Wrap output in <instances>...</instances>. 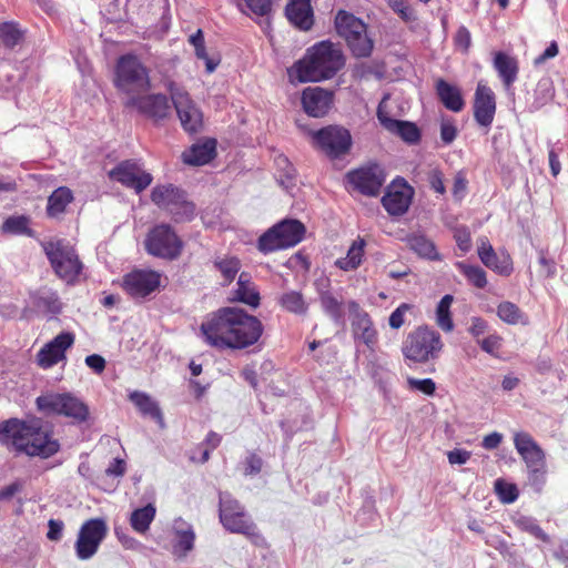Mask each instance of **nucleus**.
Instances as JSON below:
<instances>
[{
    "instance_id": "1",
    "label": "nucleus",
    "mask_w": 568,
    "mask_h": 568,
    "mask_svg": "<svg viewBox=\"0 0 568 568\" xmlns=\"http://www.w3.org/2000/svg\"><path fill=\"white\" fill-rule=\"evenodd\" d=\"M264 331L262 322L239 307H223L201 324L205 343L217 349H244L258 342Z\"/></svg>"
},
{
    "instance_id": "2",
    "label": "nucleus",
    "mask_w": 568,
    "mask_h": 568,
    "mask_svg": "<svg viewBox=\"0 0 568 568\" xmlns=\"http://www.w3.org/2000/svg\"><path fill=\"white\" fill-rule=\"evenodd\" d=\"M0 443L28 456L49 458L60 445L52 438L50 427L39 418H12L0 424Z\"/></svg>"
},
{
    "instance_id": "3",
    "label": "nucleus",
    "mask_w": 568,
    "mask_h": 568,
    "mask_svg": "<svg viewBox=\"0 0 568 568\" xmlns=\"http://www.w3.org/2000/svg\"><path fill=\"white\" fill-rule=\"evenodd\" d=\"M345 61L339 44L329 40L320 41L306 49L303 58L288 70V75L300 83L321 82L335 77L344 68Z\"/></svg>"
},
{
    "instance_id": "4",
    "label": "nucleus",
    "mask_w": 568,
    "mask_h": 568,
    "mask_svg": "<svg viewBox=\"0 0 568 568\" xmlns=\"http://www.w3.org/2000/svg\"><path fill=\"white\" fill-rule=\"evenodd\" d=\"M219 517L220 523L227 531L244 535L257 546L265 544L263 536L244 507L227 493H220Z\"/></svg>"
},
{
    "instance_id": "5",
    "label": "nucleus",
    "mask_w": 568,
    "mask_h": 568,
    "mask_svg": "<svg viewBox=\"0 0 568 568\" xmlns=\"http://www.w3.org/2000/svg\"><path fill=\"white\" fill-rule=\"evenodd\" d=\"M305 234V226L297 220H284L265 233L257 241V248L264 254L278 250L293 247L298 244Z\"/></svg>"
},
{
    "instance_id": "6",
    "label": "nucleus",
    "mask_w": 568,
    "mask_h": 568,
    "mask_svg": "<svg viewBox=\"0 0 568 568\" xmlns=\"http://www.w3.org/2000/svg\"><path fill=\"white\" fill-rule=\"evenodd\" d=\"M443 346L438 332L427 326L418 327L406 337L403 344V354L407 359L425 363L437 358Z\"/></svg>"
},
{
    "instance_id": "7",
    "label": "nucleus",
    "mask_w": 568,
    "mask_h": 568,
    "mask_svg": "<svg viewBox=\"0 0 568 568\" xmlns=\"http://www.w3.org/2000/svg\"><path fill=\"white\" fill-rule=\"evenodd\" d=\"M152 202L168 212L175 222L193 219L195 205L187 200L185 192L172 184L158 185L151 193Z\"/></svg>"
},
{
    "instance_id": "8",
    "label": "nucleus",
    "mask_w": 568,
    "mask_h": 568,
    "mask_svg": "<svg viewBox=\"0 0 568 568\" xmlns=\"http://www.w3.org/2000/svg\"><path fill=\"white\" fill-rule=\"evenodd\" d=\"M115 85L126 94L141 93L150 89L149 71L136 55L125 54L118 60Z\"/></svg>"
},
{
    "instance_id": "9",
    "label": "nucleus",
    "mask_w": 568,
    "mask_h": 568,
    "mask_svg": "<svg viewBox=\"0 0 568 568\" xmlns=\"http://www.w3.org/2000/svg\"><path fill=\"white\" fill-rule=\"evenodd\" d=\"M55 274L67 283H73L82 271V263L74 248L63 241H50L43 244Z\"/></svg>"
},
{
    "instance_id": "10",
    "label": "nucleus",
    "mask_w": 568,
    "mask_h": 568,
    "mask_svg": "<svg viewBox=\"0 0 568 568\" xmlns=\"http://www.w3.org/2000/svg\"><path fill=\"white\" fill-rule=\"evenodd\" d=\"M37 406L40 410L54 413L73 418L77 422H84L88 418V406L71 394H47L37 398Z\"/></svg>"
},
{
    "instance_id": "11",
    "label": "nucleus",
    "mask_w": 568,
    "mask_h": 568,
    "mask_svg": "<svg viewBox=\"0 0 568 568\" xmlns=\"http://www.w3.org/2000/svg\"><path fill=\"white\" fill-rule=\"evenodd\" d=\"M182 247V241L168 224L154 226L145 240L148 253L162 258L175 260L180 256Z\"/></svg>"
},
{
    "instance_id": "12",
    "label": "nucleus",
    "mask_w": 568,
    "mask_h": 568,
    "mask_svg": "<svg viewBox=\"0 0 568 568\" xmlns=\"http://www.w3.org/2000/svg\"><path fill=\"white\" fill-rule=\"evenodd\" d=\"M514 445L530 473V480L544 483L545 453L537 442L527 432H518L514 435Z\"/></svg>"
},
{
    "instance_id": "13",
    "label": "nucleus",
    "mask_w": 568,
    "mask_h": 568,
    "mask_svg": "<svg viewBox=\"0 0 568 568\" xmlns=\"http://www.w3.org/2000/svg\"><path fill=\"white\" fill-rule=\"evenodd\" d=\"M172 103L181 125L189 133H196L203 126V114L190 94L175 83L169 85Z\"/></svg>"
},
{
    "instance_id": "14",
    "label": "nucleus",
    "mask_w": 568,
    "mask_h": 568,
    "mask_svg": "<svg viewBox=\"0 0 568 568\" xmlns=\"http://www.w3.org/2000/svg\"><path fill=\"white\" fill-rule=\"evenodd\" d=\"M108 534V525L102 518H91L82 524L74 545L80 560L92 558Z\"/></svg>"
},
{
    "instance_id": "15",
    "label": "nucleus",
    "mask_w": 568,
    "mask_h": 568,
    "mask_svg": "<svg viewBox=\"0 0 568 568\" xmlns=\"http://www.w3.org/2000/svg\"><path fill=\"white\" fill-rule=\"evenodd\" d=\"M312 136L314 143L331 158H338L347 153L352 145L349 132L336 125H328L315 131Z\"/></svg>"
},
{
    "instance_id": "16",
    "label": "nucleus",
    "mask_w": 568,
    "mask_h": 568,
    "mask_svg": "<svg viewBox=\"0 0 568 568\" xmlns=\"http://www.w3.org/2000/svg\"><path fill=\"white\" fill-rule=\"evenodd\" d=\"M109 178L122 185L141 193L152 183V175L145 172L142 166L132 160L120 162L109 172Z\"/></svg>"
},
{
    "instance_id": "17",
    "label": "nucleus",
    "mask_w": 568,
    "mask_h": 568,
    "mask_svg": "<svg viewBox=\"0 0 568 568\" xmlns=\"http://www.w3.org/2000/svg\"><path fill=\"white\" fill-rule=\"evenodd\" d=\"M161 283V275L155 271L134 270L123 277V290L132 298H144L155 292Z\"/></svg>"
},
{
    "instance_id": "18",
    "label": "nucleus",
    "mask_w": 568,
    "mask_h": 568,
    "mask_svg": "<svg viewBox=\"0 0 568 568\" xmlns=\"http://www.w3.org/2000/svg\"><path fill=\"white\" fill-rule=\"evenodd\" d=\"M347 180L359 193L377 196L385 182V174L379 165L374 164L348 172Z\"/></svg>"
},
{
    "instance_id": "19",
    "label": "nucleus",
    "mask_w": 568,
    "mask_h": 568,
    "mask_svg": "<svg viewBox=\"0 0 568 568\" xmlns=\"http://www.w3.org/2000/svg\"><path fill=\"white\" fill-rule=\"evenodd\" d=\"M413 195V187L404 179H396L387 187L382 204L388 214L400 216L408 211Z\"/></svg>"
},
{
    "instance_id": "20",
    "label": "nucleus",
    "mask_w": 568,
    "mask_h": 568,
    "mask_svg": "<svg viewBox=\"0 0 568 568\" xmlns=\"http://www.w3.org/2000/svg\"><path fill=\"white\" fill-rule=\"evenodd\" d=\"M74 334L71 332L58 334L38 352V365L47 369L65 359V352L74 344Z\"/></svg>"
},
{
    "instance_id": "21",
    "label": "nucleus",
    "mask_w": 568,
    "mask_h": 568,
    "mask_svg": "<svg viewBox=\"0 0 568 568\" xmlns=\"http://www.w3.org/2000/svg\"><path fill=\"white\" fill-rule=\"evenodd\" d=\"M333 91L321 87H307L302 92V105L306 114L313 118H322L332 108Z\"/></svg>"
},
{
    "instance_id": "22",
    "label": "nucleus",
    "mask_w": 568,
    "mask_h": 568,
    "mask_svg": "<svg viewBox=\"0 0 568 568\" xmlns=\"http://www.w3.org/2000/svg\"><path fill=\"white\" fill-rule=\"evenodd\" d=\"M128 106H134L142 114L161 120L166 118L171 112V104L164 94H149L143 97H134L128 99Z\"/></svg>"
},
{
    "instance_id": "23",
    "label": "nucleus",
    "mask_w": 568,
    "mask_h": 568,
    "mask_svg": "<svg viewBox=\"0 0 568 568\" xmlns=\"http://www.w3.org/2000/svg\"><path fill=\"white\" fill-rule=\"evenodd\" d=\"M496 113V98L493 90L478 83L474 99V116L480 126L488 128L494 121Z\"/></svg>"
},
{
    "instance_id": "24",
    "label": "nucleus",
    "mask_w": 568,
    "mask_h": 568,
    "mask_svg": "<svg viewBox=\"0 0 568 568\" xmlns=\"http://www.w3.org/2000/svg\"><path fill=\"white\" fill-rule=\"evenodd\" d=\"M478 256L483 264L500 275H509L513 272V264L509 255H497L487 237L478 241Z\"/></svg>"
},
{
    "instance_id": "25",
    "label": "nucleus",
    "mask_w": 568,
    "mask_h": 568,
    "mask_svg": "<svg viewBox=\"0 0 568 568\" xmlns=\"http://www.w3.org/2000/svg\"><path fill=\"white\" fill-rule=\"evenodd\" d=\"M285 14L291 23L301 30L307 31L313 26V10L311 0H290Z\"/></svg>"
},
{
    "instance_id": "26",
    "label": "nucleus",
    "mask_w": 568,
    "mask_h": 568,
    "mask_svg": "<svg viewBox=\"0 0 568 568\" xmlns=\"http://www.w3.org/2000/svg\"><path fill=\"white\" fill-rule=\"evenodd\" d=\"M173 532L175 535L173 554L178 557H185L194 548L195 532L193 527L184 519L178 518L173 523Z\"/></svg>"
},
{
    "instance_id": "27",
    "label": "nucleus",
    "mask_w": 568,
    "mask_h": 568,
    "mask_svg": "<svg viewBox=\"0 0 568 568\" xmlns=\"http://www.w3.org/2000/svg\"><path fill=\"white\" fill-rule=\"evenodd\" d=\"M335 28L337 34L343 38L346 43L348 40L361 36V33L365 32L367 29L366 24L361 19L344 10L338 11L336 14Z\"/></svg>"
},
{
    "instance_id": "28",
    "label": "nucleus",
    "mask_w": 568,
    "mask_h": 568,
    "mask_svg": "<svg viewBox=\"0 0 568 568\" xmlns=\"http://www.w3.org/2000/svg\"><path fill=\"white\" fill-rule=\"evenodd\" d=\"M378 120L387 131L399 135L407 143L414 144L420 139L418 128L412 122L384 116L381 112Z\"/></svg>"
},
{
    "instance_id": "29",
    "label": "nucleus",
    "mask_w": 568,
    "mask_h": 568,
    "mask_svg": "<svg viewBox=\"0 0 568 568\" xmlns=\"http://www.w3.org/2000/svg\"><path fill=\"white\" fill-rule=\"evenodd\" d=\"M215 140L195 143L182 153L183 162L189 165H204L215 156Z\"/></svg>"
},
{
    "instance_id": "30",
    "label": "nucleus",
    "mask_w": 568,
    "mask_h": 568,
    "mask_svg": "<svg viewBox=\"0 0 568 568\" xmlns=\"http://www.w3.org/2000/svg\"><path fill=\"white\" fill-rule=\"evenodd\" d=\"M494 68L500 77L506 89H509L517 80L518 62L514 57L504 52H497L494 57Z\"/></svg>"
},
{
    "instance_id": "31",
    "label": "nucleus",
    "mask_w": 568,
    "mask_h": 568,
    "mask_svg": "<svg viewBox=\"0 0 568 568\" xmlns=\"http://www.w3.org/2000/svg\"><path fill=\"white\" fill-rule=\"evenodd\" d=\"M436 93L446 109L453 112L463 110L465 103L460 90L456 85L439 79L436 82Z\"/></svg>"
},
{
    "instance_id": "32",
    "label": "nucleus",
    "mask_w": 568,
    "mask_h": 568,
    "mask_svg": "<svg viewBox=\"0 0 568 568\" xmlns=\"http://www.w3.org/2000/svg\"><path fill=\"white\" fill-rule=\"evenodd\" d=\"M234 300L252 307L260 305V294L252 283L251 276L245 272L241 273L239 276L236 290L234 291Z\"/></svg>"
},
{
    "instance_id": "33",
    "label": "nucleus",
    "mask_w": 568,
    "mask_h": 568,
    "mask_svg": "<svg viewBox=\"0 0 568 568\" xmlns=\"http://www.w3.org/2000/svg\"><path fill=\"white\" fill-rule=\"evenodd\" d=\"M366 242L357 237L349 246L345 257L337 258L335 265L345 272L355 271L363 262Z\"/></svg>"
},
{
    "instance_id": "34",
    "label": "nucleus",
    "mask_w": 568,
    "mask_h": 568,
    "mask_svg": "<svg viewBox=\"0 0 568 568\" xmlns=\"http://www.w3.org/2000/svg\"><path fill=\"white\" fill-rule=\"evenodd\" d=\"M130 400L138 407L141 414L150 416L163 426V416L158 403L148 394L134 390L129 395Z\"/></svg>"
},
{
    "instance_id": "35",
    "label": "nucleus",
    "mask_w": 568,
    "mask_h": 568,
    "mask_svg": "<svg viewBox=\"0 0 568 568\" xmlns=\"http://www.w3.org/2000/svg\"><path fill=\"white\" fill-rule=\"evenodd\" d=\"M156 508L152 504L134 509L130 516L132 529L139 534H145L154 520Z\"/></svg>"
},
{
    "instance_id": "36",
    "label": "nucleus",
    "mask_w": 568,
    "mask_h": 568,
    "mask_svg": "<svg viewBox=\"0 0 568 568\" xmlns=\"http://www.w3.org/2000/svg\"><path fill=\"white\" fill-rule=\"evenodd\" d=\"M280 306L295 315H305L308 311V304L303 294L298 291H287L278 297Z\"/></svg>"
},
{
    "instance_id": "37",
    "label": "nucleus",
    "mask_w": 568,
    "mask_h": 568,
    "mask_svg": "<svg viewBox=\"0 0 568 568\" xmlns=\"http://www.w3.org/2000/svg\"><path fill=\"white\" fill-rule=\"evenodd\" d=\"M72 200L73 195L70 189L65 186L58 187L48 199V215L54 217L63 213Z\"/></svg>"
},
{
    "instance_id": "38",
    "label": "nucleus",
    "mask_w": 568,
    "mask_h": 568,
    "mask_svg": "<svg viewBox=\"0 0 568 568\" xmlns=\"http://www.w3.org/2000/svg\"><path fill=\"white\" fill-rule=\"evenodd\" d=\"M498 317L509 325H527L528 316L514 303L505 301L497 306Z\"/></svg>"
},
{
    "instance_id": "39",
    "label": "nucleus",
    "mask_w": 568,
    "mask_h": 568,
    "mask_svg": "<svg viewBox=\"0 0 568 568\" xmlns=\"http://www.w3.org/2000/svg\"><path fill=\"white\" fill-rule=\"evenodd\" d=\"M408 244L410 248L417 253L419 256L436 261L440 260L439 254L437 253L436 246L428 237L423 234H414L408 237Z\"/></svg>"
},
{
    "instance_id": "40",
    "label": "nucleus",
    "mask_w": 568,
    "mask_h": 568,
    "mask_svg": "<svg viewBox=\"0 0 568 568\" xmlns=\"http://www.w3.org/2000/svg\"><path fill=\"white\" fill-rule=\"evenodd\" d=\"M453 301L452 295H444L436 307V324L447 333L454 329V322L450 314Z\"/></svg>"
},
{
    "instance_id": "41",
    "label": "nucleus",
    "mask_w": 568,
    "mask_h": 568,
    "mask_svg": "<svg viewBox=\"0 0 568 568\" xmlns=\"http://www.w3.org/2000/svg\"><path fill=\"white\" fill-rule=\"evenodd\" d=\"M213 265L223 276L225 284H230L241 268L240 260L234 256L217 257Z\"/></svg>"
},
{
    "instance_id": "42",
    "label": "nucleus",
    "mask_w": 568,
    "mask_h": 568,
    "mask_svg": "<svg viewBox=\"0 0 568 568\" xmlns=\"http://www.w3.org/2000/svg\"><path fill=\"white\" fill-rule=\"evenodd\" d=\"M320 302L324 312L333 320L338 321L342 317L343 303L339 296H336L331 291H321Z\"/></svg>"
},
{
    "instance_id": "43",
    "label": "nucleus",
    "mask_w": 568,
    "mask_h": 568,
    "mask_svg": "<svg viewBox=\"0 0 568 568\" xmlns=\"http://www.w3.org/2000/svg\"><path fill=\"white\" fill-rule=\"evenodd\" d=\"M347 45L355 58H368L374 49V41L367 36V30L361 36L348 40Z\"/></svg>"
},
{
    "instance_id": "44",
    "label": "nucleus",
    "mask_w": 568,
    "mask_h": 568,
    "mask_svg": "<svg viewBox=\"0 0 568 568\" xmlns=\"http://www.w3.org/2000/svg\"><path fill=\"white\" fill-rule=\"evenodd\" d=\"M456 266L474 286L484 288L487 285L486 272L481 267L468 265L464 262H457Z\"/></svg>"
},
{
    "instance_id": "45",
    "label": "nucleus",
    "mask_w": 568,
    "mask_h": 568,
    "mask_svg": "<svg viewBox=\"0 0 568 568\" xmlns=\"http://www.w3.org/2000/svg\"><path fill=\"white\" fill-rule=\"evenodd\" d=\"M189 41L194 47L196 58L204 60L206 71L212 73L216 69L217 62L210 59L206 53L203 31L199 29L194 34L190 37Z\"/></svg>"
},
{
    "instance_id": "46",
    "label": "nucleus",
    "mask_w": 568,
    "mask_h": 568,
    "mask_svg": "<svg viewBox=\"0 0 568 568\" xmlns=\"http://www.w3.org/2000/svg\"><path fill=\"white\" fill-rule=\"evenodd\" d=\"M516 525L518 526L519 529L532 535L535 538L542 540L545 542L549 541V536L540 528L536 519L527 516H520L516 520Z\"/></svg>"
},
{
    "instance_id": "47",
    "label": "nucleus",
    "mask_w": 568,
    "mask_h": 568,
    "mask_svg": "<svg viewBox=\"0 0 568 568\" xmlns=\"http://www.w3.org/2000/svg\"><path fill=\"white\" fill-rule=\"evenodd\" d=\"M38 306L44 308L51 314H58L61 311L62 303L55 292L47 290L40 292Z\"/></svg>"
},
{
    "instance_id": "48",
    "label": "nucleus",
    "mask_w": 568,
    "mask_h": 568,
    "mask_svg": "<svg viewBox=\"0 0 568 568\" xmlns=\"http://www.w3.org/2000/svg\"><path fill=\"white\" fill-rule=\"evenodd\" d=\"M22 33L12 22H4L0 26V38L8 48H13L21 40Z\"/></svg>"
},
{
    "instance_id": "49",
    "label": "nucleus",
    "mask_w": 568,
    "mask_h": 568,
    "mask_svg": "<svg viewBox=\"0 0 568 568\" xmlns=\"http://www.w3.org/2000/svg\"><path fill=\"white\" fill-rule=\"evenodd\" d=\"M285 163V169H283V174H280L278 182L285 190H291L295 185V169L288 162L287 158L280 155L276 159V164Z\"/></svg>"
},
{
    "instance_id": "50",
    "label": "nucleus",
    "mask_w": 568,
    "mask_h": 568,
    "mask_svg": "<svg viewBox=\"0 0 568 568\" xmlns=\"http://www.w3.org/2000/svg\"><path fill=\"white\" fill-rule=\"evenodd\" d=\"M29 220L26 216H12L4 221L3 230L14 234H24L28 232Z\"/></svg>"
},
{
    "instance_id": "51",
    "label": "nucleus",
    "mask_w": 568,
    "mask_h": 568,
    "mask_svg": "<svg viewBox=\"0 0 568 568\" xmlns=\"http://www.w3.org/2000/svg\"><path fill=\"white\" fill-rule=\"evenodd\" d=\"M358 326L362 328L361 338L367 346L372 347L376 342V331L373 328L367 314L359 320Z\"/></svg>"
},
{
    "instance_id": "52",
    "label": "nucleus",
    "mask_w": 568,
    "mask_h": 568,
    "mask_svg": "<svg viewBox=\"0 0 568 568\" xmlns=\"http://www.w3.org/2000/svg\"><path fill=\"white\" fill-rule=\"evenodd\" d=\"M407 384L409 389L418 390L425 395H433L436 390V384L432 378L417 379L408 377Z\"/></svg>"
},
{
    "instance_id": "53",
    "label": "nucleus",
    "mask_w": 568,
    "mask_h": 568,
    "mask_svg": "<svg viewBox=\"0 0 568 568\" xmlns=\"http://www.w3.org/2000/svg\"><path fill=\"white\" fill-rule=\"evenodd\" d=\"M495 488L500 499L506 504L514 503L518 497L516 486L506 484L499 479L496 480Z\"/></svg>"
},
{
    "instance_id": "54",
    "label": "nucleus",
    "mask_w": 568,
    "mask_h": 568,
    "mask_svg": "<svg viewBox=\"0 0 568 568\" xmlns=\"http://www.w3.org/2000/svg\"><path fill=\"white\" fill-rule=\"evenodd\" d=\"M501 341H503V338L499 335L491 334V335L485 337L484 339L478 341V344L480 345V348L484 352H486L495 357H498V351L501 347Z\"/></svg>"
},
{
    "instance_id": "55",
    "label": "nucleus",
    "mask_w": 568,
    "mask_h": 568,
    "mask_svg": "<svg viewBox=\"0 0 568 568\" xmlns=\"http://www.w3.org/2000/svg\"><path fill=\"white\" fill-rule=\"evenodd\" d=\"M454 239L463 253H467L471 247L470 233L466 226H459L454 231Z\"/></svg>"
},
{
    "instance_id": "56",
    "label": "nucleus",
    "mask_w": 568,
    "mask_h": 568,
    "mask_svg": "<svg viewBox=\"0 0 568 568\" xmlns=\"http://www.w3.org/2000/svg\"><path fill=\"white\" fill-rule=\"evenodd\" d=\"M410 310V305L402 303L395 311L392 312L388 318V324L392 328L398 329L405 322V315Z\"/></svg>"
},
{
    "instance_id": "57",
    "label": "nucleus",
    "mask_w": 568,
    "mask_h": 568,
    "mask_svg": "<svg viewBox=\"0 0 568 568\" xmlns=\"http://www.w3.org/2000/svg\"><path fill=\"white\" fill-rule=\"evenodd\" d=\"M390 8L398 13L404 21L414 20V12L406 0H387Z\"/></svg>"
},
{
    "instance_id": "58",
    "label": "nucleus",
    "mask_w": 568,
    "mask_h": 568,
    "mask_svg": "<svg viewBox=\"0 0 568 568\" xmlns=\"http://www.w3.org/2000/svg\"><path fill=\"white\" fill-rule=\"evenodd\" d=\"M559 52V48L556 41H551L546 50L534 59V65L539 67L547 60L555 58Z\"/></svg>"
},
{
    "instance_id": "59",
    "label": "nucleus",
    "mask_w": 568,
    "mask_h": 568,
    "mask_svg": "<svg viewBox=\"0 0 568 568\" xmlns=\"http://www.w3.org/2000/svg\"><path fill=\"white\" fill-rule=\"evenodd\" d=\"M48 539L52 541H59L62 538V531L64 528L63 521L59 519H50L48 523Z\"/></svg>"
},
{
    "instance_id": "60",
    "label": "nucleus",
    "mask_w": 568,
    "mask_h": 568,
    "mask_svg": "<svg viewBox=\"0 0 568 568\" xmlns=\"http://www.w3.org/2000/svg\"><path fill=\"white\" fill-rule=\"evenodd\" d=\"M428 181H429L430 187L435 192H437L439 194H444L446 192L443 173L439 170H433L429 173Z\"/></svg>"
},
{
    "instance_id": "61",
    "label": "nucleus",
    "mask_w": 568,
    "mask_h": 568,
    "mask_svg": "<svg viewBox=\"0 0 568 568\" xmlns=\"http://www.w3.org/2000/svg\"><path fill=\"white\" fill-rule=\"evenodd\" d=\"M470 455H471L470 452L456 448V449L448 452L447 457H448V462L453 465L454 464L464 465L469 460Z\"/></svg>"
},
{
    "instance_id": "62",
    "label": "nucleus",
    "mask_w": 568,
    "mask_h": 568,
    "mask_svg": "<svg viewBox=\"0 0 568 568\" xmlns=\"http://www.w3.org/2000/svg\"><path fill=\"white\" fill-rule=\"evenodd\" d=\"M85 364L97 374H101L105 368V359L98 354L87 356Z\"/></svg>"
},
{
    "instance_id": "63",
    "label": "nucleus",
    "mask_w": 568,
    "mask_h": 568,
    "mask_svg": "<svg viewBox=\"0 0 568 568\" xmlns=\"http://www.w3.org/2000/svg\"><path fill=\"white\" fill-rule=\"evenodd\" d=\"M457 135V129L452 123H442L440 125V139L445 144H450Z\"/></svg>"
},
{
    "instance_id": "64",
    "label": "nucleus",
    "mask_w": 568,
    "mask_h": 568,
    "mask_svg": "<svg viewBox=\"0 0 568 568\" xmlns=\"http://www.w3.org/2000/svg\"><path fill=\"white\" fill-rule=\"evenodd\" d=\"M486 329H487V322L486 321H484L480 317H473L471 318V323H470V326L468 328V332L474 337H479L480 335L485 334Z\"/></svg>"
}]
</instances>
